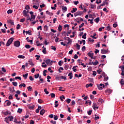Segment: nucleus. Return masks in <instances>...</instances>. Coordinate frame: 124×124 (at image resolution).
<instances>
[{"label":"nucleus","mask_w":124,"mask_h":124,"mask_svg":"<svg viewBox=\"0 0 124 124\" xmlns=\"http://www.w3.org/2000/svg\"><path fill=\"white\" fill-rule=\"evenodd\" d=\"M20 44H21V43L19 41H16L15 42L14 45L16 47H20Z\"/></svg>","instance_id":"obj_6"},{"label":"nucleus","mask_w":124,"mask_h":124,"mask_svg":"<svg viewBox=\"0 0 124 124\" xmlns=\"http://www.w3.org/2000/svg\"><path fill=\"white\" fill-rule=\"evenodd\" d=\"M13 40H14V38H10L8 40V41H7V43H6V46H7V47H8L9 46H10V45H11V44H12V42H13Z\"/></svg>","instance_id":"obj_1"},{"label":"nucleus","mask_w":124,"mask_h":124,"mask_svg":"<svg viewBox=\"0 0 124 124\" xmlns=\"http://www.w3.org/2000/svg\"><path fill=\"white\" fill-rule=\"evenodd\" d=\"M73 2H74V4H75V5H77L78 4V3H79L78 1H74Z\"/></svg>","instance_id":"obj_60"},{"label":"nucleus","mask_w":124,"mask_h":124,"mask_svg":"<svg viewBox=\"0 0 124 124\" xmlns=\"http://www.w3.org/2000/svg\"><path fill=\"white\" fill-rule=\"evenodd\" d=\"M82 14L83 11H78L74 14V16L75 17H76L77 16H81Z\"/></svg>","instance_id":"obj_4"},{"label":"nucleus","mask_w":124,"mask_h":124,"mask_svg":"<svg viewBox=\"0 0 124 124\" xmlns=\"http://www.w3.org/2000/svg\"><path fill=\"white\" fill-rule=\"evenodd\" d=\"M68 76L69 77V79H72V78L73 77V75L72 74V73H69Z\"/></svg>","instance_id":"obj_18"},{"label":"nucleus","mask_w":124,"mask_h":124,"mask_svg":"<svg viewBox=\"0 0 124 124\" xmlns=\"http://www.w3.org/2000/svg\"><path fill=\"white\" fill-rule=\"evenodd\" d=\"M38 77H39V74H37L36 75H34V78L35 79H37V78H38Z\"/></svg>","instance_id":"obj_49"},{"label":"nucleus","mask_w":124,"mask_h":124,"mask_svg":"<svg viewBox=\"0 0 124 124\" xmlns=\"http://www.w3.org/2000/svg\"><path fill=\"white\" fill-rule=\"evenodd\" d=\"M50 96L52 97V98H54L56 97V95L54 93H51Z\"/></svg>","instance_id":"obj_30"},{"label":"nucleus","mask_w":124,"mask_h":124,"mask_svg":"<svg viewBox=\"0 0 124 124\" xmlns=\"http://www.w3.org/2000/svg\"><path fill=\"white\" fill-rule=\"evenodd\" d=\"M76 45L78 50H80V45H79L78 44H76Z\"/></svg>","instance_id":"obj_61"},{"label":"nucleus","mask_w":124,"mask_h":124,"mask_svg":"<svg viewBox=\"0 0 124 124\" xmlns=\"http://www.w3.org/2000/svg\"><path fill=\"white\" fill-rule=\"evenodd\" d=\"M105 92L106 93H108L110 94V93H112V90H111V89H108L106 90Z\"/></svg>","instance_id":"obj_21"},{"label":"nucleus","mask_w":124,"mask_h":124,"mask_svg":"<svg viewBox=\"0 0 124 124\" xmlns=\"http://www.w3.org/2000/svg\"><path fill=\"white\" fill-rule=\"evenodd\" d=\"M8 23H9L10 24H11L12 25H14V21H13L12 20H8Z\"/></svg>","instance_id":"obj_25"},{"label":"nucleus","mask_w":124,"mask_h":124,"mask_svg":"<svg viewBox=\"0 0 124 124\" xmlns=\"http://www.w3.org/2000/svg\"><path fill=\"white\" fill-rule=\"evenodd\" d=\"M55 106L54 107H55L56 108H57L58 106H59V104H58V101H56L55 102Z\"/></svg>","instance_id":"obj_31"},{"label":"nucleus","mask_w":124,"mask_h":124,"mask_svg":"<svg viewBox=\"0 0 124 124\" xmlns=\"http://www.w3.org/2000/svg\"><path fill=\"white\" fill-rule=\"evenodd\" d=\"M76 11H77V8H73V10L71 11V13H75Z\"/></svg>","instance_id":"obj_23"},{"label":"nucleus","mask_w":124,"mask_h":124,"mask_svg":"<svg viewBox=\"0 0 124 124\" xmlns=\"http://www.w3.org/2000/svg\"><path fill=\"white\" fill-rule=\"evenodd\" d=\"M12 84L13 85V86H15V87H17L18 83H17V82H13Z\"/></svg>","instance_id":"obj_35"},{"label":"nucleus","mask_w":124,"mask_h":124,"mask_svg":"<svg viewBox=\"0 0 124 124\" xmlns=\"http://www.w3.org/2000/svg\"><path fill=\"white\" fill-rule=\"evenodd\" d=\"M119 68H121V71H124V65L120 66Z\"/></svg>","instance_id":"obj_54"},{"label":"nucleus","mask_w":124,"mask_h":124,"mask_svg":"<svg viewBox=\"0 0 124 124\" xmlns=\"http://www.w3.org/2000/svg\"><path fill=\"white\" fill-rule=\"evenodd\" d=\"M58 119H59V116H58V115H54V120H55V121H57Z\"/></svg>","instance_id":"obj_39"},{"label":"nucleus","mask_w":124,"mask_h":124,"mask_svg":"<svg viewBox=\"0 0 124 124\" xmlns=\"http://www.w3.org/2000/svg\"><path fill=\"white\" fill-rule=\"evenodd\" d=\"M54 61L50 60V59H47L46 61V63L48 65H52V63H53V62Z\"/></svg>","instance_id":"obj_5"},{"label":"nucleus","mask_w":124,"mask_h":124,"mask_svg":"<svg viewBox=\"0 0 124 124\" xmlns=\"http://www.w3.org/2000/svg\"><path fill=\"white\" fill-rule=\"evenodd\" d=\"M58 30L59 31H62V25H59L58 27Z\"/></svg>","instance_id":"obj_32"},{"label":"nucleus","mask_w":124,"mask_h":124,"mask_svg":"<svg viewBox=\"0 0 124 124\" xmlns=\"http://www.w3.org/2000/svg\"><path fill=\"white\" fill-rule=\"evenodd\" d=\"M51 124H57V122L56 121H54V120H51L50 121Z\"/></svg>","instance_id":"obj_63"},{"label":"nucleus","mask_w":124,"mask_h":124,"mask_svg":"<svg viewBox=\"0 0 124 124\" xmlns=\"http://www.w3.org/2000/svg\"><path fill=\"white\" fill-rule=\"evenodd\" d=\"M35 57L36 58L37 61H38V60H39V58H40V56L38 55H36Z\"/></svg>","instance_id":"obj_57"},{"label":"nucleus","mask_w":124,"mask_h":124,"mask_svg":"<svg viewBox=\"0 0 124 124\" xmlns=\"http://www.w3.org/2000/svg\"><path fill=\"white\" fill-rule=\"evenodd\" d=\"M103 76L104 78V81H105V82H106L108 80V79H109V78L107 77V76L106 75V74L105 73H103Z\"/></svg>","instance_id":"obj_7"},{"label":"nucleus","mask_w":124,"mask_h":124,"mask_svg":"<svg viewBox=\"0 0 124 124\" xmlns=\"http://www.w3.org/2000/svg\"><path fill=\"white\" fill-rule=\"evenodd\" d=\"M62 10H64V11H66L67 10V8L66 6H62Z\"/></svg>","instance_id":"obj_29"},{"label":"nucleus","mask_w":124,"mask_h":124,"mask_svg":"<svg viewBox=\"0 0 124 124\" xmlns=\"http://www.w3.org/2000/svg\"><path fill=\"white\" fill-rule=\"evenodd\" d=\"M8 119H9L8 117H6V118H5V120H4V121L6 122V123L7 124H9V121H8Z\"/></svg>","instance_id":"obj_36"},{"label":"nucleus","mask_w":124,"mask_h":124,"mask_svg":"<svg viewBox=\"0 0 124 124\" xmlns=\"http://www.w3.org/2000/svg\"><path fill=\"white\" fill-rule=\"evenodd\" d=\"M88 71H92V67L91 66L89 67L88 68Z\"/></svg>","instance_id":"obj_64"},{"label":"nucleus","mask_w":124,"mask_h":124,"mask_svg":"<svg viewBox=\"0 0 124 124\" xmlns=\"http://www.w3.org/2000/svg\"><path fill=\"white\" fill-rule=\"evenodd\" d=\"M27 21L26 22H28V21L30 20V22H32V19H31V17H30V15H29V16H27Z\"/></svg>","instance_id":"obj_13"},{"label":"nucleus","mask_w":124,"mask_h":124,"mask_svg":"<svg viewBox=\"0 0 124 124\" xmlns=\"http://www.w3.org/2000/svg\"><path fill=\"white\" fill-rule=\"evenodd\" d=\"M34 49H35L34 47H31V49H30L29 50V52L30 53H31V52H32V51H34Z\"/></svg>","instance_id":"obj_53"},{"label":"nucleus","mask_w":124,"mask_h":124,"mask_svg":"<svg viewBox=\"0 0 124 124\" xmlns=\"http://www.w3.org/2000/svg\"><path fill=\"white\" fill-rule=\"evenodd\" d=\"M88 56H89V57H90V58H91V59H95V57H93V52L90 51V52H89L87 54Z\"/></svg>","instance_id":"obj_2"},{"label":"nucleus","mask_w":124,"mask_h":124,"mask_svg":"<svg viewBox=\"0 0 124 124\" xmlns=\"http://www.w3.org/2000/svg\"><path fill=\"white\" fill-rule=\"evenodd\" d=\"M64 39L65 40H67L68 42L67 43V44H69V43H71V42H72V41L71 40L70 38L67 37L66 38H64Z\"/></svg>","instance_id":"obj_10"},{"label":"nucleus","mask_w":124,"mask_h":124,"mask_svg":"<svg viewBox=\"0 0 124 124\" xmlns=\"http://www.w3.org/2000/svg\"><path fill=\"white\" fill-rule=\"evenodd\" d=\"M38 103H43V100H42L41 99H39L38 100Z\"/></svg>","instance_id":"obj_48"},{"label":"nucleus","mask_w":124,"mask_h":124,"mask_svg":"<svg viewBox=\"0 0 124 124\" xmlns=\"http://www.w3.org/2000/svg\"><path fill=\"white\" fill-rule=\"evenodd\" d=\"M97 63H98V62L97 61H95V62H93V65H97Z\"/></svg>","instance_id":"obj_45"},{"label":"nucleus","mask_w":124,"mask_h":124,"mask_svg":"<svg viewBox=\"0 0 124 124\" xmlns=\"http://www.w3.org/2000/svg\"><path fill=\"white\" fill-rule=\"evenodd\" d=\"M8 118L10 119V122L13 121V119H14V118L12 116H9V117H8Z\"/></svg>","instance_id":"obj_26"},{"label":"nucleus","mask_w":124,"mask_h":124,"mask_svg":"<svg viewBox=\"0 0 124 124\" xmlns=\"http://www.w3.org/2000/svg\"><path fill=\"white\" fill-rule=\"evenodd\" d=\"M44 113H45V110L44 109H42L40 112V114L41 116H43V115H44Z\"/></svg>","instance_id":"obj_14"},{"label":"nucleus","mask_w":124,"mask_h":124,"mask_svg":"<svg viewBox=\"0 0 124 124\" xmlns=\"http://www.w3.org/2000/svg\"><path fill=\"white\" fill-rule=\"evenodd\" d=\"M20 28H21V25L17 24L16 27V30H20Z\"/></svg>","instance_id":"obj_55"},{"label":"nucleus","mask_w":124,"mask_h":124,"mask_svg":"<svg viewBox=\"0 0 124 124\" xmlns=\"http://www.w3.org/2000/svg\"><path fill=\"white\" fill-rule=\"evenodd\" d=\"M51 49L54 50V51H56V50H57V48H56V46H51Z\"/></svg>","instance_id":"obj_43"},{"label":"nucleus","mask_w":124,"mask_h":124,"mask_svg":"<svg viewBox=\"0 0 124 124\" xmlns=\"http://www.w3.org/2000/svg\"><path fill=\"white\" fill-rule=\"evenodd\" d=\"M9 90L12 93H13L15 92V90H14V87H13V90H12V88H10Z\"/></svg>","instance_id":"obj_33"},{"label":"nucleus","mask_w":124,"mask_h":124,"mask_svg":"<svg viewBox=\"0 0 124 124\" xmlns=\"http://www.w3.org/2000/svg\"><path fill=\"white\" fill-rule=\"evenodd\" d=\"M98 102H101V103H103L104 102V100H103V99L100 98L98 100Z\"/></svg>","instance_id":"obj_42"},{"label":"nucleus","mask_w":124,"mask_h":124,"mask_svg":"<svg viewBox=\"0 0 124 124\" xmlns=\"http://www.w3.org/2000/svg\"><path fill=\"white\" fill-rule=\"evenodd\" d=\"M97 87L98 90H100V91H101V90H103V88H105V85H104L103 84H100L99 85L98 84H97Z\"/></svg>","instance_id":"obj_3"},{"label":"nucleus","mask_w":124,"mask_h":124,"mask_svg":"<svg viewBox=\"0 0 124 124\" xmlns=\"http://www.w3.org/2000/svg\"><path fill=\"white\" fill-rule=\"evenodd\" d=\"M95 22H96V23H98V22H99V17H97L96 18H95L94 19Z\"/></svg>","instance_id":"obj_44"},{"label":"nucleus","mask_w":124,"mask_h":124,"mask_svg":"<svg viewBox=\"0 0 124 124\" xmlns=\"http://www.w3.org/2000/svg\"><path fill=\"white\" fill-rule=\"evenodd\" d=\"M97 106V105H96V104L95 103H93V108L94 109V110H95V109H96Z\"/></svg>","instance_id":"obj_19"},{"label":"nucleus","mask_w":124,"mask_h":124,"mask_svg":"<svg viewBox=\"0 0 124 124\" xmlns=\"http://www.w3.org/2000/svg\"><path fill=\"white\" fill-rule=\"evenodd\" d=\"M71 101V99L68 98L66 100V102L67 103H68V104H69V103H70V102Z\"/></svg>","instance_id":"obj_46"},{"label":"nucleus","mask_w":124,"mask_h":124,"mask_svg":"<svg viewBox=\"0 0 124 124\" xmlns=\"http://www.w3.org/2000/svg\"><path fill=\"white\" fill-rule=\"evenodd\" d=\"M86 35H87V33H85L84 35L82 36V38L84 39H86L87 38V37H86Z\"/></svg>","instance_id":"obj_51"},{"label":"nucleus","mask_w":124,"mask_h":124,"mask_svg":"<svg viewBox=\"0 0 124 124\" xmlns=\"http://www.w3.org/2000/svg\"><path fill=\"white\" fill-rule=\"evenodd\" d=\"M23 112V109L19 108L17 110V113H19V114H21Z\"/></svg>","instance_id":"obj_22"},{"label":"nucleus","mask_w":124,"mask_h":124,"mask_svg":"<svg viewBox=\"0 0 124 124\" xmlns=\"http://www.w3.org/2000/svg\"><path fill=\"white\" fill-rule=\"evenodd\" d=\"M27 89H28L29 92H31V90H32V88H31V86L28 87Z\"/></svg>","instance_id":"obj_34"},{"label":"nucleus","mask_w":124,"mask_h":124,"mask_svg":"<svg viewBox=\"0 0 124 124\" xmlns=\"http://www.w3.org/2000/svg\"><path fill=\"white\" fill-rule=\"evenodd\" d=\"M29 109H30V110H31V109H33V108H34V105H27Z\"/></svg>","instance_id":"obj_12"},{"label":"nucleus","mask_w":124,"mask_h":124,"mask_svg":"<svg viewBox=\"0 0 124 124\" xmlns=\"http://www.w3.org/2000/svg\"><path fill=\"white\" fill-rule=\"evenodd\" d=\"M5 31H6V30L3 29L1 30V32H3V33H5V32H6Z\"/></svg>","instance_id":"obj_59"},{"label":"nucleus","mask_w":124,"mask_h":124,"mask_svg":"<svg viewBox=\"0 0 124 124\" xmlns=\"http://www.w3.org/2000/svg\"><path fill=\"white\" fill-rule=\"evenodd\" d=\"M120 84H121V85H124V80L123 78L121 79V80L120 81Z\"/></svg>","instance_id":"obj_47"},{"label":"nucleus","mask_w":124,"mask_h":124,"mask_svg":"<svg viewBox=\"0 0 124 124\" xmlns=\"http://www.w3.org/2000/svg\"><path fill=\"white\" fill-rule=\"evenodd\" d=\"M17 57L18 58V59H25V58H26L25 56L22 55H18Z\"/></svg>","instance_id":"obj_17"},{"label":"nucleus","mask_w":124,"mask_h":124,"mask_svg":"<svg viewBox=\"0 0 124 124\" xmlns=\"http://www.w3.org/2000/svg\"><path fill=\"white\" fill-rule=\"evenodd\" d=\"M23 13L24 17H27V16H29V15H28V13H29V11L24 10Z\"/></svg>","instance_id":"obj_8"},{"label":"nucleus","mask_w":124,"mask_h":124,"mask_svg":"<svg viewBox=\"0 0 124 124\" xmlns=\"http://www.w3.org/2000/svg\"><path fill=\"white\" fill-rule=\"evenodd\" d=\"M76 67H78V66H74L73 67V71H74V72H76V71H77V69H76Z\"/></svg>","instance_id":"obj_15"},{"label":"nucleus","mask_w":124,"mask_h":124,"mask_svg":"<svg viewBox=\"0 0 124 124\" xmlns=\"http://www.w3.org/2000/svg\"><path fill=\"white\" fill-rule=\"evenodd\" d=\"M28 75H29V74L26 73L24 75H23L22 76L24 78V79H27L28 78Z\"/></svg>","instance_id":"obj_16"},{"label":"nucleus","mask_w":124,"mask_h":124,"mask_svg":"<svg viewBox=\"0 0 124 124\" xmlns=\"http://www.w3.org/2000/svg\"><path fill=\"white\" fill-rule=\"evenodd\" d=\"M43 53L45 54H46L47 52L46 51V48H44V49L42 51Z\"/></svg>","instance_id":"obj_52"},{"label":"nucleus","mask_w":124,"mask_h":124,"mask_svg":"<svg viewBox=\"0 0 124 124\" xmlns=\"http://www.w3.org/2000/svg\"><path fill=\"white\" fill-rule=\"evenodd\" d=\"M108 0H105V1H103V3L101 4V6H104L106 4V5H108V2H107Z\"/></svg>","instance_id":"obj_9"},{"label":"nucleus","mask_w":124,"mask_h":124,"mask_svg":"<svg viewBox=\"0 0 124 124\" xmlns=\"http://www.w3.org/2000/svg\"><path fill=\"white\" fill-rule=\"evenodd\" d=\"M44 92H45L46 94H49V92H48L47 91V89L46 88L44 89Z\"/></svg>","instance_id":"obj_40"},{"label":"nucleus","mask_w":124,"mask_h":124,"mask_svg":"<svg viewBox=\"0 0 124 124\" xmlns=\"http://www.w3.org/2000/svg\"><path fill=\"white\" fill-rule=\"evenodd\" d=\"M15 79L16 80H17V79H18V80H20V81H21V80H22V78H21V77H16L15 78Z\"/></svg>","instance_id":"obj_58"},{"label":"nucleus","mask_w":124,"mask_h":124,"mask_svg":"<svg viewBox=\"0 0 124 124\" xmlns=\"http://www.w3.org/2000/svg\"><path fill=\"white\" fill-rule=\"evenodd\" d=\"M62 98L63 99H65V97H64V96L63 95L60 96V99H61V100H62V101H63V99H62Z\"/></svg>","instance_id":"obj_28"},{"label":"nucleus","mask_w":124,"mask_h":124,"mask_svg":"<svg viewBox=\"0 0 124 124\" xmlns=\"http://www.w3.org/2000/svg\"><path fill=\"white\" fill-rule=\"evenodd\" d=\"M31 20H34L35 19V16L34 15H31Z\"/></svg>","instance_id":"obj_50"},{"label":"nucleus","mask_w":124,"mask_h":124,"mask_svg":"<svg viewBox=\"0 0 124 124\" xmlns=\"http://www.w3.org/2000/svg\"><path fill=\"white\" fill-rule=\"evenodd\" d=\"M12 12H13V11L11 9H10V10H8V11H7V13L8 14H12Z\"/></svg>","instance_id":"obj_37"},{"label":"nucleus","mask_w":124,"mask_h":124,"mask_svg":"<svg viewBox=\"0 0 124 124\" xmlns=\"http://www.w3.org/2000/svg\"><path fill=\"white\" fill-rule=\"evenodd\" d=\"M25 47L26 49H30L31 48V46H30V45H26Z\"/></svg>","instance_id":"obj_38"},{"label":"nucleus","mask_w":124,"mask_h":124,"mask_svg":"<svg viewBox=\"0 0 124 124\" xmlns=\"http://www.w3.org/2000/svg\"><path fill=\"white\" fill-rule=\"evenodd\" d=\"M26 33H27V34H29V35H31V30H29L28 31H26Z\"/></svg>","instance_id":"obj_24"},{"label":"nucleus","mask_w":124,"mask_h":124,"mask_svg":"<svg viewBox=\"0 0 124 124\" xmlns=\"http://www.w3.org/2000/svg\"><path fill=\"white\" fill-rule=\"evenodd\" d=\"M7 102V106H10L11 104V102L9 101V100H7L5 101V102Z\"/></svg>","instance_id":"obj_20"},{"label":"nucleus","mask_w":124,"mask_h":124,"mask_svg":"<svg viewBox=\"0 0 124 124\" xmlns=\"http://www.w3.org/2000/svg\"><path fill=\"white\" fill-rule=\"evenodd\" d=\"M92 112H93V110L90 109L89 111H88V114L89 115H92Z\"/></svg>","instance_id":"obj_56"},{"label":"nucleus","mask_w":124,"mask_h":124,"mask_svg":"<svg viewBox=\"0 0 124 124\" xmlns=\"http://www.w3.org/2000/svg\"><path fill=\"white\" fill-rule=\"evenodd\" d=\"M60 78L61 79H63V80H64V81H65V80H67V78H66V77H64V76H61L60 77Z\"/></svg>","instance_id":"obj_41"},{"label":"nucleus","mask_w":124,"mask_h":124,"mask_svg":"<svg viewBox=\"0 0 124 124\" xmlns=\"http://www.w3.org/2000/svg\"><path fill=\"white\" fill-rule=\"evenodd\" d=\"M46 14H48V15H50V16H52V15H53V13H50L48 11H46Z\"/></svg>","instance_id":"obj_27"},{"label":"nucleus","mask_w":124,"mask_h":124,"mask_svg":"<svg viewBox=\"0 0 124 124\" xmlns=\"http://www.w3.org/2000/svg\"><path fill=\"white\" fill-rule=\"evenodd\" d=\"M101 54H106V53H108V50L106 49H101Z\"/></svg>","instance_id":"obj_11"},{"label":"nucleus","mask_w":124,"mask_h":124,"mask_svg":"<svg viewBox=\"0 0 124 124\" xmlns=\"http://www.w3.org/2000/svg\"><path fill=\"white\" fill-rule=\"evenodd\" d=\"M68 65H65L64 68V69H65V70H67V69H68Z\"/></svg>","instance_id":"obj_62"}]
</instances>
